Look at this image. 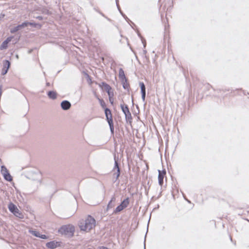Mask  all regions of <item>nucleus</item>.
<instances>
[{
  "instance_id": "1",
  "label": "nucleus",
  "mask_w": 249,
  "mask_h": 249,
  "mask_svg": "<svg viewBox=\"0 0 249 249\" xmlns=\"http://www.w3.org/2000/svg\"><path fill=\"white\" fill-rule=\"evenodd\" d=\"M96 226V220L94 217L90 215H87L78 223V227L80 231L84 233L90 232Z\"/></svg>"
},
{
  "instance_id": "2",
  "label": "nucleus",
  "mask_w": 249,
  "mask_h": 249,
  "mask_svg": "<svg viewBox=\"0 0 249 249\" xmlns=\"http://www.w3.org/2000/svg\"><path fill=\"white\" fill-rule=\"evenodd\" d=\"M75 228L72 225L63 226L59 230L60 233L66 236L71 237L75 232Z\"/></svg>"
},
{
  "instance_id": "3",
  "label": "nucleus",
  "mask_w": 249,
  "mask_h": 249,
  "mask_svg": "<svg viewBox=\"0 0 249 249\" xmlns=\"http://www.w3.org/2000/svg\"><path fill=\"white\" fill-rule=\"evenodd\" d=\"M8 208L10 212H11L15 216L20 219L24 218V214L14 204L10 203L8 204Z\"/></svg>"
},
{
  "instance_id": "4",
  "label": "nucleus",
  "mask_w": 249,
  "mask_h": 249,
  "mask_svg": "<svg viewBox=\"0 0 249 249\" xmlns=\"http://www.w3.org/2000/svg\"><path fill=\"white\" fill-rule=\"evenodd\" d=\"M46 246L48 248L52 249L57 248H65V244H64V243H61L56 241H53L47 243L46 244Z\"/></svg>"
},
{
  "instance_id": "5",
  "label": "nucleus",
  "mask_w": 249,
  "mask_h": 249,
  "mask_svg": "<svg viewBox=\"0 0 249 249\" xmlns=\"http://www.w3.org/2000/svg\"><path fill=\"white\" fill-rule=\"evenodd\" d=\"M129 201L128 198L124 199L121 203L117 206L114 210V213H117L123 210L129 204Z\"/></svg>"
},
{
  "instance_id": "6",
  "label": "nucleus",
  "mask_w": 249,
  "mask_h": 249,
  "mask_svg": "<svg viewBox=\"0 0 249 249\" xmlns=\"http://www.w3.org/2000/svg\"><path fill=\"white\" fill-rule=\"evenodd\" d=\"M1 173L5 180L8 181H11L12 180V177L11 176L8 170L5 166H1Z\"/></svg>"
},
{
  "instance_id": "7",
  "label": "nucleus",
  "mask_w": 249,
  "mask_h": 249,
  "mask_svg": "<svg viewBox=\"0 0 249 249\" xmlns=\"http://www.w3.org/2000/svg\"><path fill=\"white\" fill-rule=\"evenodd\" d=\"M29 232L32 235H33L35 237H36L41 238V239H47L49 237L48 235H47L45 234L40 233V232H39L37 231L30 230H29Z\"/></svg>"
},
{
  "instance_id": "8",
  "label": "nucleus",
  "mask_w": 249,
  "mask_h": 249,
  "mask_svg": "<svg viewBox=\"0 0 249 249\" xmlns=\"http://www.w3.org/2000/svg\"><path fill=\"white\" fill-rule=\"evenodd\" d=\"M105 114L107 117V120L108 124L110 126L111 131L113 133V126L112 124V120L111 119V112L108 109H106L105 110Z\"/></svg>"
},
{
  "instance_id": "9",
  "label": "nucleus",
  "mask_w": 249,
  "mask_h": 249,
  "mask_svg": "<svg viewBox=\"0 0 249 249\" xmlns=\"http://www.w3.org/2000/svg\"><path fill=\"white\" fill-rule=\"evenodd\" d=\"M29 25H30L31 26L35 27L36 28H40L41 26L40 25H39L38 24H34V23H30V22H25V23H22L21 25H19L18 28V29H19L21 28H23L24 27H27Z\"/></svg>"
},
{
  "instance_id": "10",
  "label": "nucleus",
  "mask_w": 249,
  "mask_h": 249,
  "mask_svg": "<svg viewBox=\"0 0 249 249\" xmlns=\"http://www.w3.org/2000/svg\"><path fill=\"white\" fill-rule=\"evenodd\" d=\"M165 175V172L164 171H159V182L160 185H161L163 183V180Z\"/></svg>"
},
{
  "instance_id": "11",
  "label": "nucleus",
  "mask_w": 249,
  "mask_h": 249,
  "mask_svg": "<svg viewBox=\"0 0 249 249\" xmlns=\"http://www.w3.org/2000/svg\"><path fill=\"white\" fill-rule=\"evenodd\" d=\"M10 65V63L8 61L6 60L4 62V67L2 70V74H5L7 72Z\"/></svg>"
},
{
  "instance_id": "12",
  "label": "nucleus",
  "mask_w": 249,
  "mask_h": 249,
  "mask_svg": "<svg viewBox=\"0 0 249 249\" xmlns=\"http://www.w3.org/2000/svg\"><path fill=\"white\" fill-rule=\"evenodd\" d=\"M140 86L141 87V92H142V99L143 101H144L145 98V95H146L145 88L144 84L143 83L141 82L140 83Z\"/></svg>"
},
{
  "instance_id": "13",
  "label": "nucleus",
  "mask_w": 249,
  "mask_h": 249,
  "mask_svg": "<svg viewBox=\"0 0 249 249\" xmlns=\"http://www.w3.org/2000/svg\"><path fill=\"white\" fill-rule=\"evenodd\" d=\"M61 106L63 109L67 110L70 107L71 104L68 101H65L61 103Z\"/></svg>"
},
{
  "instance_id": "14",
  "label": "nucleus",
  "mask_w": 249,
  "mask_h": 249,
  "mask_svg": "<svg viewBox=\"0 0 249 249\" xmlns=\"http://www.w3.org/2000/svg\"><path fill=\"white\" fill-rule=\"evenodd\" d=\"M50 98L52 99H55L56 98V93L54 91H50L48 94Z\"/></svg>"
},
{
  "instance_id": "15",
  "label": "nucleus",
  "mask_w": 249,
  "mask_h": 249,
  "mask_svg": "<svg viewBox=\"0 0 249 249\" xmlns=\"http://www.w3.org/2000/svg\"><path fill=\"white\" fill-rule=\"evenodd\" d=\"M122 109L126 116L129 114V111L127 107L124 106H122Z\"/></svg>"
},
{
  "instance_id": "16",
  "label": "nucleus",
  "mask_w": 249,
  "mask_h": 249,
  "mask_svg": "<svg viewBox=\"0 0 249 249\" xmlns=\"http://www.w3.org/2000/svg\"><path fill=\"white\" fill-rule=\"evenodd\" d=\"M40 177L39 174L33 173V176L29 175V178L35 180Z\"/></svg>"
},
{
  "instance_id": "17",
  "label": "nucleus",
  "mask_w": 249,
  "mask_h": 249,
  "mask_svg": "<svg viewBox=\"0 0 249 249\" xmlns=\"http://www.w3.org/2000/svg\"><path fill=\"white\" fill-rule=\"evenodd\" d=\"M8 42V41L7 40H6L4 42H3V43L2 44L1 46V48L2 49L5 48L6 47V46H7V44Z\"/></svg>"
},
{
  "instance_id": "18",
  "label": "nucleus",
  "mask_w": 249,
  "mask_h": 249,
  "mask_svg": "<svg viewBox=\"0 0 249 249\" xmlns=\"http://www.w3.org/2000/svg\"><path fill=\"white\" fill-rule=\"evenodd\" d=\"M106 90H109V86H108L106 85Z\"/></svg>"
},
{
  "instance_id": "19",
  "label": "nucleus",
  "mask_w": 249,
  "mask_h": 249,
  "mask_svg": "<svg viewBox=\"0 0 249 249\" xmlns=\"http://www.w3.org/2000/svg\"><path fill=\"white\" fill-rule=\"evenodd\" d=\"M123 71H122V72H120V75H123Z\"/></svg>"
},
{
  "instance_id": "20",
  "label": "nucleus",
  "mask_w": 249,
  "mask_h": 249,
  "mask_svg": "<svg viewBox=\"0 0 249 249\" xmlns=\"http://www.w3.org/2000/svg\"><path fill=\"white\" fill-rule=\"evenodd\" d=\"M123 71H122V72H120V75H123Z\"/></svg>"
},
{
  "instance_id": "21",
  "label": "nucleus",
  "mask_w": 249,
  "mask_h": 249,
  "mask_svg": "<svg viewBox=\"0 0 249 249\" xmlns=\"http://www.w3.org/2000/svg\"><path fill=\"white\" fill-rule=\"evenodd\" d=\"M116 166H117V170H118V171L119 172V169H118V166H117V163H116Z\"/></svg>"
}]
</instances>
